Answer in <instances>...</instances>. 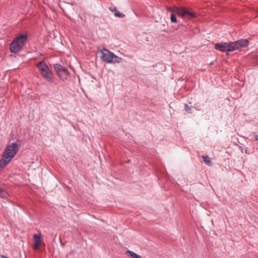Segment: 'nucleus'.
Returning a JSON list of instances; mask_svg holds the SVG:
<instances>
[{"label": "nucleus", "instance_id": "obj_1", "mask_svg": "<svg viewBox=\"0 0 258 258\" xmlns=\"http://www.w3.org/2000/svg\"><path fill=\"white\" fill-rule=\"evenodd\" d=\"M248 39H240L235 42H221L216 43L215 48L220 51H232L248 45Z\"/></svg>", "mask_w": 258, "mask_h": 258}, {"label": "nucleus", "instance_id": "obj_2", "mask_svg": "<svg viewBox=\"0 0 258 258\" xmlns=\"http://www.w3.org/2000/svg\"><path fill=\"white\" fill-rule=\"evenodd\" d=\"M18 150V145L13 143L8 146L0 160V168H4L12 160Z\"/></svg>", "mask_w": 258, "mask_h": 258}, {"label": "nucleus", "instance_id": "obj_3", "mask_svg": "<svg viewBox=\"0 0 258 258\" xmlns=\"http://www.w3.org/2000/svg\"><path fill=\"white\" fill-rule=\"evenodd\" d=\"M98 53L100 54L101 59L107 63H119L122 60V58L118 57L106 48L98 50Z\"/></svg>", "mask_w": 258, "mask_h": 258}, {"label": "nucleus", "instance_id": "obj_4", "mask_svg": "<svg viewBox=\"0 0 258 258\" xmlns=\"http://www.w3.org/2000/svg\"><path fill=\"white\" fill-rule=\"evenodd\" d=\"M36 66L40 72L42 76L49 83H54L55 81V77L52 72L50 70L48 66L44 60L39 62Z\"/></svg>", "mask_w": 258, "mask_h": 258}, {"label": "nucleus", "instance_id": "obj_5", "mask_svg": "<svg viewBox=\"0 0 258 258\" xmlns=\"http://www.w3.org/2000/svg\"><path fill=\"white\" fill-rule=\"evenodd\" d=\"M27 36L25 34H21L17 38L15 39L10 44V50L13 53L19 52L24 43L26 42Z\"/></svg>", "mask_w": 258, "mask_h": 258}, {"label": "nucleus", "instance_id": "obj_6", "mask_svg": "<svg viewBox=\"0 0 258 258\" xmlns=\"http://www.w3.org/2000/svg\"><path fill=\"white\" fill-rule=\"evenodd\" d=\"M53 68L59 78L62 81H66L69 79L71 74L67 68L58 63L54 64Z\"/></svg>", "mask_w": 258, "mask_h": 258}, {"label": "nucleus", "instance_id": "obj_7", "mask_svg": "<svg viewBox=\"0 0 258 258\" xmlns=\"http://www.w3.org/2000/svg\"><path fill=\"white\" fill-rule=\"evenodd\" d=\"M33 239L34 241V243L33 245V248L35 250L39 248V245L41 243V239L40 237V235L34 234L33 235Z\"/></svg>", "mask_w": 258, "mask_h": 258}, {"label": "nucleus", "instance_id": "obj_8", "mask_svg": "<svg viewBox=\"0 0 258 258\" xmlns=\"http://www.w3.org/2000/svg\"><path fill=\"white\" fill-rule=\"evenodd\" d=\"M176 13L179 15H180L182 16H185V13H186V8H178L176 11Z\"/></svg>", "mask_w": 258, "mask_h": 258}, {"label": "nucleus", "instance_id": "obj_9", "mask_svg": "<svg viewBox=\"0 0 258 258\" xmlns=\"http://www.w3.org/2000/svg\"><path fill=\"white\" fill-rule=\"evenodd\" d=\"M126 253L128 254L133 258H142L140 255L130 250L126 251Z\"/></svg>", "mask_w": 258, "mask_h": 258}, {"label": "nucleus", "instance_id": "obj_10", "mask_svg": "<svg viewBox=\"0 0 258 258\" xmlns=\"http://www.w3.org/2000/svg\"><path fill=\"white\" fill-rule=\"evenodd\" d=\"M202 158L204 160V162L207 165L210 166L211 163V160L208 156H203Z\"/></svg>", "mask_w": 258, "mask_h": 258}, {"label": "nucleus", "instance_id": "obj_11", "mask_svg": "<svg viewBox=\"0 0 258 258\" xmlns=\"http://www.w3.org/2000/svg\"><path fill=\"white\" fill-rule=\"evenodd\" d=\"M185 110L188 113H192V106H191V105L189 106V105H188L187 104H185Z\"/></svg>", "mask_w": 258, "mask_h": 258}, {"label": "nucleus", "instance_id": "obj_12", "mask_svg": "<svg viewBox=\"0 0 258 258\" xmlns=\"http://www.w3.org/2000/svg\"><path fill=\"white\" fill-rule=\"evenodd\" d=\"M186 13H185V16L186 15H188L189 17H195V14L193 12L188 11L186 9Z\"/></svg>", "mask_w": 258, "mask_h": 258}, {"label": "nucleus", "instance_id": "obj_13", "mask_svg": "<svg viewBox=\"0 0 258 258\" xmlns=\"http://www.w3.org/2000/svg\"><path fill=\"white\" fill-rule=\"evenodd\" d=\"M171 21L172 23H177L176 17V15L174 14H172L171 15Z\"/></svg>", "mask_w": 258, "mask_h": 258}, {"label": "nucleus", "instance_id": "obj_14", "mask_svg": "<svg viewBox=\"0 0 258 258\" xmlns=\"http://www.w3.org/2000/svg\"><path fill=\"white\" fill-rule=\"evenodd\" d=\"M114 15L115 16L119 18H123L125 16V15L123 14L120 13L118 11L115 12Z\"/></svg>", "mask_w": 258, "mask_h": 258}, {"label": "nucleus", "instance_id": "obj_15", "mask_svg": "<svg viewBox=\"0 0 258 258\" xmlns=\"http://www.w3.org/2000/svg\"><path fill=\"white\" fill-rule=\"evenodd\" d=\"M255 63L256 66L258 67V55H256L254 57Z\"/></svg>", "mask_w": 258, "mask_h": 258}, {"label": "nucleus", "instance_id": "obj_16", "mask_svg": "<svg viewBox=\"0 0 258 258\" xmlns=\"http://www.w3.org/2000/svg\"><path fill=\"white\" fill-rule=\"evenodd\" d=\"M1 257L2 258H9V257H7V256H5L4 255H1Z\"/></svg>", "mask_w": 258, "mask_h": 258}, {"label": "nucleus", "instance_id": "obj_17", "mask_svg": "<svg viewBox=\"0 0 258 258\" xmlns=\"http://www.w3.org/2000/svg\"><path fill=\"white\" fill-rule=\"evenodd\" d=\"M2 192V189L0 188V194Z\"/></svg>", "mask_w": 258, "mask_h": 258}]
</instances>
